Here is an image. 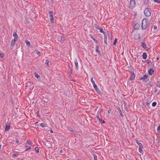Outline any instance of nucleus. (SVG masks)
Returning a JSON list of instances; mask_svg holds the SVG:
<instances>
[{"label":"nucleus","mask_w":160,"mask_h":160,"mask_svg":"<svg viewBox=\"0 0 160 160\" xmlns=\"http://www.w3.org/2000/svg\"><path fill=\"white\" fill-rule=\"evenodd\" d=\"M148 78V76L146 75H143V77H141L140 78V80H144Z\"/></svg>","instance_id":"nucleus-9"},{"label":"nucleus","mask_w":160,"mask_h":160,"mask_svg":"<svg viewBox=\"0 0 160 160\" xmlns=\"http://www.w3.org/2000/svg\"><path fill=\"white\" fill-rule=\"evenodd\" d=\"M35 76L38 79H39L40 78V77L39 75H38L37 73H35Z\"/></svg>","instance_id":"nucleus-32"},{"label":"nucleus","mask_w":160,"mask_h":160,"mask_svg":"<svg viewBox=\"0 0 160 160\" xmlns=\"http://www.w3.org/2000/svg\"><path fill=\"white\" fill-rule=\"evenodd\" d=\"M1 145L0 144V149L1 148Z\"/></svg>","instance_id":"nucleus-60"},{"label":"nucleus","mask_w":160,"mask_h":160,"mask_svg":"<svg viewBox=\"0 0 160 160\" xmlns=\"http://www.w3.org/2000/svg\"><path fill=\"white\" fill-rule=\"evenodd\" d=\"M156 59H157V60H158L159 59V58H158V57H157V58H156Z\"/></svg>","instance_id":"nucleus-55"},{"label":"nucleus","mask_w":160,"mask_h":160,"mask_svg":"<svg viewBox=\"0 0 160 160\" xmlns=\"http://www.w3.org/2000/svg\"><path fill=\"white\" fill-rule=\"evenodd\" d=\"M111 112V111L110 110H108V113H110Z\"/></svg>","instance_id":"nucleus-52"},{"label":"nucleus","mask_w":160,"mask_h":160,"mask_svg":"<svg viewBox=\"0 0 160 160\" xmlns=\"http://www.w3.org/2000/svg\"><path fill=\"white\" fill-rule=\"evenodd\" d=\"M36 53L38 55L40 54V52L39 51H36Z\"/></svg>","instance_id":"nucleus-47"},{"label":"nucleus","mask_w":160,"mask_h":160,"mask_svg":"<svg viewBox=\"0 0 160 160\" xmlns=\"http://www.w3.org/2000/svg\"><path fill=\"white\" fill-rule=\"evenodd\" d=\"M62 150H60V152L62 153Z\"/></svg>","instance_id":"nucleus-58"},{"label":"nucleus","mask_w":160,"mask_h":160,"mask_svg":"<svg viewBox=\"0 0 160 160\" xmlns=\"http://www.w3.org/2000/svg\"><path fill=\"white\" fill-rule=\"evenodd\" d=\"M144 14L146 16L149 17L151 14L148 8H146L144 11Z\"/></svg>","instance_id":"nucleus-2"},{"label":"nucleus","mask_w":160,"mask_h":160,"mask_svg":"<svg viewBox=\"0 0 160 160\" xmlns=\"http://www.w3.org/2000/svg\"><path fill=\"white\" fill-rule=\"evenodd\" d=\"M157 143L158 146H160V136H158L157 139Z\"/></svg>","instance_id":"nucleus-21"},{"label":"nucleus","mask_w":160,"mask_h":160,"mask_svg":"<svg viewBox=\"0 0 160 160\" xmlns=\"http://www.w3.org/2000/svg\"><path fill=\"white\" fill-rule=\"evenodd\" d=\"M21 160H25V159H22Z\"/></svg>","instance_id":"nucleus-62"},{"label":"nucleus","mask_w":160,"mask_h":160,"mask_svg":"<svg viewBox=\"0 0 160 160\" xmlns=\"http://www.w3.org/2000/svg\"><path fill=\"white\" fill-rule=\"evenodd\" d=\"M25 42L26 44V45L27 46H29L30 45V42L26 40L25 41Z\"/></svg>","instance_id":"nucleus-24"},{"label":"nucleus","mask_w":160,"mask_h":160,"mask_svg":"<svg viewBox=\"0 0 160 160\" xmlns=\"http://www.w3.org/2000/svg\"><path fill=\"white\" fill-rule=\"evenodd\" d=\"M94 88L97 92H98L99 93H101V92L100 91V90H99V89L98 88L97 86V88Z\"/></svg>","instance_id":"nucleus-28"},{"label":"nucleus","mask_w":160,"mask_h":160,"mask_svg":"<svg viewBox=\"0 0 160 160\" xmlns=\"http://www.w3.org/2000/svg\"><path fill=\"white\" fill-rule=\"evenodd\" d=\"M143 148L142 145L140 146H139V151L140 153H143V151L142 150Z\"/></svg>","instance_id":"nucleus-14"},{"label":"nucleus","mask_w":160,"mask_h":160,"mask_svg":"<svg viewBox=\"0 0 160 160\" xmlns=\"http://www.w3.org/2000/svg\"><path fill=\"white\" fill-rule=\"evenodd\" d=\"M91 81L92 84L94 88H97V85L96 84L95 82L93 80V77L91 78Z\"/></svg>","instance_id":"nucleus-7"},{"label":"nucleus","mask_w":160,"mask_h":160,"mask_svg":"<svg viewBox=\"0 0 160 160\" xmlns=\"http://www.w3.org/2000/svg\"><path fill=\"white\" fill-rule=\"evenodd\" d=\"M46 124L44 123H41L40 124V126L42 128L46 127Z\"/></svg>","instance_id":"nucleus-25"},{"label":"nucleus","mask_w":160,"mask_h":160,"mask_svg":"<svg viewBox=\"0 0 160 160\" xmlns=\"http://www.w3.org/2000/svg\"><path fill=\"white\" fill-rule=\"evenodd\" d=\"M26 147L27 148L26 149V150L25 151H27L29 149H31V148L30 147L28 146L27 145H26Z\"/></svg>","instance_id":"nucleus-27"},{"label":"nucleus","mask_w":160,"mask_h":160,"mask_svg":"<svg viewBox=\"0 0 160 160\" xmlns=\"http://www.w3.org/2000/svg\"><path fill=\"white\" fill-rule=\"evenodd\" d=\"M49 13L50 14V17H52L53 16V12L52 11H49Z\"/></svg>","instance_id":"nucleus-34"},{"label":"nucleus","mask_w":160,"mask_h":160,"mask_svg":"<svg viewBox=\"0 0 160 160\" xmlns=\"http://www.w3.org/2000/svg\"><path fill=\"white\" fill-rule=\"evenodd\" d=\"M68 129L69 130V131L71 132H75L73 129L69 127L68 128Z\"/></svg>","instance_id":"nucleus-37"},{"label":"nucleus","mask_w":160,"mask_h":160,"mask_svg":"<svg viewBox=\"0 0 160 160\" xmlns=\"http://www.w3.org/2000/svg\"><path fill=\"white\" fill-rule=\"evenodd\" d=\"M99 30L100 32L101 33H103L104 34V35L106 34L105 32L103 30L102 28H99V29H98Z\"/></svg>","instance_id":"nucleus-22"},{"label":"nucleus","mask_w":160,"mask_h":160,"mask_svg":"<svg viewBox=\"0 0 160 160\" xmlns=\"http://www.w3.org/2000/svg\"><path fill=\"white\" fill-rule=\"evenodd\" d=\"M140 35H139L138 36V38H139V39L140 38Z\"/></svg>","instance_id":"nucleus-59"},{"label":"nucleus","mask_w":160,"mask_h":160,"mask_svg":"<svg viewBox=\"0 0 160 160\" xmlns=\"http://www.w3.org/2000/svg\"><path fill=\"white\" fill-rule=\"evenodd\" d=\"M50 20L51 23H53V22L54 19L53 18V17H50Z\"/></svg>","instance_id":"nucleus-35"},{"label":"nucleus","mask_w":160,"mask_h":160,"mask_svg":"<svg viewBox=\"0 0 160 160\" xmlns=\"http://www.w3.org/2000/svg\"><path fill=\"white\" fill-rule=\"evenodd\" d=\"M117 108V110H118L119 113L120 114V115L122 117H123V114H122V112L121 110L120 109V108L119 107H118Z\"/></svg>","instance_id":"nucleus-13"},{"label":"nucleus","mask_w":160,"mask_h":160,"mask_svg":"<svg viewBox=\"0 0 160 160\" xmlns=\"http://www.w3.org/2000/svg\"><path fill=\"white\" fill-rule=\"evenodd\" d=\"M13 156L14 157L17 156L16 154H13Z\"/></svg>","instance_id":"nucleus-54"},{"label":"nucleus","mask_w":160,"mask_h":160,"mask_svg":"<svg viewBox=\"0 0 160 160\" xmlns=\"http://www.w3.org/2000/svg\"><path fill=\"white\" fill-rule=\"evenodd\" d=\"M51 0V1L52 2H53V0Z\"/></svg>","instance_id":"nucleus-61"},{"label":"nucleus","mask_w":160,"mask_h":160,"mask_svg":"<svg viewBox=\"0 0 160 160\" xmlns=\"http://www.w3.org/2000/svg\"><path fill=\"white\" fill-rule=\"evenodd\" d=\"M97 117L99 120H101V119H100V118H99V115H98V116H97Z\"/></svg>","instance_id":"nucleus-48"},{"label":"nucleus","mask_w":160,"mask_h":160,"mask_svg":"<svg viewBox=\"0 0 160 160\" xmlns=\"http://www.w3.org/2000/svg\"><path fill=\"white\" fill-rule=\"evenodd\" d=\"M154 92H157V89H156L155 90Z\"/></svg>","instance_id":"nucleus-56"},{"label":"nucleus","mask_w":160,"mask_h":160,"mask_svg":"<svg viewBox=\"0 0 160 160\" xmlns=\"http://www.w3.org/2000/svg\"><path fill=\"white\" fill-rule=\"evenodd\" d=\"M17 31V30H16V31H15V30L13 32V36L14 37V39L18 40V35L16 33Z\"/></svg>","instance_id":"nucleus-6"},{"label":"nucleus","mask_w":160,"mask_h":160,"mask_svg":"<svg viewBox=\"0 0 160 160\" xmlns=\"http://www.w3.org/2000/svg\"><path fill=\"white\" fill-rule=\"evenodd\" d=\"M157 131L158 132H160V125H159L157 128Z\"/></svg>","instance_id":"nucleus-41"},{"label":"nucleus","mask_w":160,"mask_h":160,"mask_svg":"<svg viewBox=\"0 0 160 160\" xmlns=\"http://www.w3.org/2000/svg\"><path fill=\"white\" fill-rule=\"evenodd\" d=\"M157 104V102H154L152 103V107H155L156 105Z\"/></svg>","instance_id":"nucleus-38"},{"label":"nucleus","mask_w":160,"mask_h":160,"mask_svg":"<svg viewBox=\"0 0 160 160\" xmlns=\"http://www.w3.org/2000/svg\"><path fill=\"white\" fill-rule=\"evenodd\" d=\"M135 1L134 0H131L130 2L129 7L130 8H132L135 6Z\"/></svg>","instance_id":"nucleus-3"},{"label":"nucleus","mask_w":160,"mask_h":160,"mask_svg":"<svg viewBox=\"0 0 160 160\" xmlns=\"http://www.w3.org/2000/svg\"><path fill=\"white\" fill-rule=\"evenodd\" d=\"M107 36L106 34H105V35H104V42L105 44L106 45H107Z\"/></svg>","instance_id":"nucleus-18"},{"label":"nucleus","mask_w":160,"mask_h":160,"mask_svg":"<svg viewBox=\"0 0 160 160\" xmlns=\"http://www.w3.org/2000/svg\"><path fill=\"white\" fill-rule=\"evenodd\" d=\"M99 46L98 45H97L96 47V50L95 51L96 52H97L98 53H99L100 52V50H99Z\"/></svg>","instance_id":"nucleus-16"},{"label":"nucleus","mask_w":160,"mask_h":160,"mask_svg":"<svg viewBox=\"0 0 160 160\" xmlns=\"http://www.w3.org/2000/svg\"><path fill=\"white\" fill-rule=\"evenodd\" d=\"M4 53H0V57L1 58H3L4 57Z\"/></svg>","instance_id":"nucleus-43"},{"label":"nucleus","mask_w":160,"mask_h":160,"mask_svg":"<svg viewBox=\"0 0 160 160\" xmlns=\"http://www.w3.org/2000/svg\"><path fill=\"white\" fill-rule=\"evenodd\" d=\"M140 27V25L138 23L136 24L134 26V28L135 30L138 29Z\"/></svg>","instance_id":"nucleus-11"},{"label":"nucleus","mask_w":160,"mask_h":160,"mask_svg":"<svg viewBox=\"0 0 160 160\" xmlns=\"http://www.w3.org/2000/svg\"><path fill=\"white\" fill-rule=\"evenodd\" d=\"M10 128V125L8 124H7L6 125L5 128V131H8Z\"/></svg>","instance_id":"nucleus-10"},{"label":"nucleus","mask_w":160,"mask_h":160,"mask_svg":"<svg viewBox=\"0 0 160 160\" xmlns=\"http://www.w3.org/2000/svg\"><path fill=\"white\" fill-rule=\"evenodd\" d=\"M61 40L62 42H63L65 40V37L64 36L62 35L61 38Z\"/></svg>","instance_id":"nucleus-23"},{"label":"nucleus","mask_w":160,"mask_h":160,"mask_svg":"<svg viewBox=\"0 0 160 160\" xmlns=\"http://www.w3.org/2000/svg\"><path fill=\"white\" fill-rule=\"evenodd\" d=\"M141 46L144 49H146L147 48L146 44L143 42L141 43Z\"/></svg>","instance_id":"nucleus-19"},{"label":"nucleus","mask_w":160,"mask_h":160,"mask_svg":"<svg viewBox=\"0 0 160 160\" xmlns=\"http://www.w3.org/2000/svg\"><path fill=\"white\" fill-rule=\"evenodd\" d=\"M50 133H52L53 132V131L52 130H50Z\"/></svg>","instance_id":"nucleus-50"},{"label":"nucleus","mask_w":160,"mask_h":160,"mask_svg":"<svg viewBox=\"0 0 160 160\" xmlns=\"http://www.w3.org/2000/svg\"><path fill=\"white\" fill-rule=\"evenodd\" d=\"M117 41V39L116 38H115V40L114 41V42L113 43V45H115L116 44V42Z\"/></svg>","instance_id":"nucleus-45"},{"label":"nucleus","mask_w":160,"mask_h":160,"mask_svg":"<svg viewBox=\"0 0 160 160\" xmlns=\"http://www.w3.org/2000/svg\"><path fill=\"white\" fill-rule=\"evenodd\" d=\"M149 25L148 20L146 19H144L142 20V22L141 27L142 29H145Z\"/></svg>","instance_id":"nucleus-1"},{"label":"nucleus","mask_w":160,"mask_h":160,"mask_svg":"<svg viewBox=\"0 0 160 160\" xmlns=\"http://www.w3.org/2000/svg\"><path fill=\"white\" fill-rule=\"evenodd\" d=\"M157 26H154V28H153V29L154 30L157 29Z\"/></svg>","instance_id":"nucleus-46"},{"label":"nucleus","mask_w":160,"mask_h":160,"mask_svg":"<svg viewBox=\"0 0 160 160\" xmlns=\"http://www.w3.org/2000/svg\"><path fill=\"white\" fill-rule=\"evenodd\" d=\"M35 150L36 151V152L37 153H38L39 152V149L38 148V147H36L35 148Z\"/></svg>","instance_id":"nucleus-33"},{"label":"nucleus","mask_w":160,"mask_h":160,"mask_svg":"<svg viewBox=\"0 0 160 160\" xmlns=\"http://www.w3.org/2000/svg\"><path fill=\"white\" fill-rule=\"evenodd\" d=\"M17 40H16L14 39H13L12 40L10 46V48L11 49H12L13 48L15 44V42Z\"/></svg>","instance_id":"nucleus-4"},{"label":"nucleus","mask_w":160,"mask_h":160,"mask_svg":"<svg viewBox=\"0 0 160 160\" xmlns=\"http://www.w3.org/2000/svg\"><path fill=\"white\" fill-rule=\"evenodd\" d=\"M74 64H75V67H76V70H78V62L77 61V60L75 59V60H74Z\"/></svg>","instance_id":"nucleus-12"},{"label":"nucleus","mask_w":160,"mask_h":160,"mask_svg":"<svg viewBox=\"0 0 160 160\" xmlns=\"http://www.w3.org/2000/svg\"><path fill=\"white\" fill-rule=\"evenodd\" d=\"M94 26L97 29H99V28H100L96 24H94Z\"/></svg>","instance_id":"nucleus-36"},{"label":"nucleus","mask_w":160,"mask_h":160,"mask_svg":"<svg viewBox=\"0 0 160 160\" xmlns=\"http://www.w3.org/2000/svg\"><path fill=\"white\" fill-rule=\"evenodd\" d=\"M131 73L132 74L129 79V80H132L134 79L135 76L134 72L133 71L131 72Z\"/></svg>","instance_id":"nucleus-5"},{"label":"nucleus","mask_w":160,"mask_h":160,"mask_svg":"<svg viewBox=\"0 0 160 160\" xmlns=\"http://www.w3.org/2000/svg\"><path fill=\"white\" fill-rule=\"evenodd\" d=\"M142 58L143 59H145L147 58V54L146 52H143L142 55Z\"/></svg>","instance_id":"nucleus-17"},{"label":"nucleus","mask_w":160,"mask_h":160,"mask_svg":"<svg viewBox=\"0 0 160 160\" xmlns=\"http://www.w3.org/2000/svg\"><path fill=\"white\" fill-rule=\"evenodd\" d=\"M146 105L148 106L149 105V103L148 102H146Z\"/></svg>","instance_id":"nucleus-53"},{"label":"nucleus","mask_w":160,"mask_h":160,"mask_svg":"<svg viewBox=\"0 0 160 160\" xmlns=\"http://www.w3.org/2000/svg\"><path fill=\"white\" fill-rule=\"evenodd\" d=\"M149 84L150 85H151V86H152V85L151 84V82H150V83H149Z\"/></svg>","instance_id":"nucleus-57"},{"label":"nucleus","mask_w":160,"mask_h":160,"mask_svg":"<svg viewBox=\"0 0 160 160\" xmlns=\"http://www.w3.org/2000/svg\"><path fill=\"white\" fill-rule=\"evenodd\" d=\"M154 72V70L152 69H150L148 71V74L151 75H152Z\"/></svg>","instance_id":"nucleus-15"},{"label":"nucleus","mask_w":160,"mask_h":160,"mask_svg":"<svg viewBox=\"0 0 160 160\" xmlns=\"http://www.w3.org/2000/svg\"><path fill=\"white\" fill-rule=\"evenodd\" d=\"M151 62V61H150L149 62H147V63L148 64H150V63Z\"/></svg>","instance_id":"nucleus-51"},{"label":"nucleus","mask_w":160,"mask_h":160,"mask_svg":"<svg viewBox=\"0 0 160 160\" xmlns=\"http://www.w3.org/2000/svg\"><path fill=\"white\" fill-rule=\"evenodd\" d=\"M16 142L17 143H18L19 142V141L18 139H16Z\"/></svg>","instance_id":"nucleus-49"},{"label":"nucleus","mask_w":160,"mask_h":160,"mask_svg":"<svg viewBox=\"0 0 160 160\" xmlns=\"http://www.w3.org/2000/svg\"><path fill=\"white\" fill-rule=\"evenodd\" d=\"M107 32L108 38L109 39H110V40H112V33L109 31H108Z\"/></svg>","instance_id":"nucleus-8"},{"label":"nucleus","mask_w":160,"mask_h":160,"mask_svg":"<svg viewBox=\"0 0 160 160\" xmlns=\"http://www.w3.org/2000/svg\"><path fill=\"white\" fill-rule=\"evenodd\" d=\"M136 143H137V144L139 146H140L142 145V144L141 143H140V142H138V140H136Z\"/></svg>","instance_id":"nucleus-31"},{"label":"nucleus","mask_w":160,"mask_h":160,"mask_svg":"<svg viewBox=\"0 0 160 160\" xmlns=\"http://www.w3.org/2000/svg\"><path fill=\"white\" fill-rule=\"evenodd\" d=\"M157 87H159V88H160V81H158L157 84Z\"/></svg>","instance_id":"nucleus-40"},{"label":"nucleus","mask_w":160,"mask_h":160,"mask_svg":"<svg viewBox=\"0 0 160 160\" xmlns=\"http://www.w3.org/2000/svg\"><path fill=\"white\" fill-rule=\"evenodd\" d=\"M90 37L92 38L96 43H98V41L96 40L91 35H90Z\"/></svg>","instance_id":"nucleus-20"},{"label":"nucleus","mask_w":160,"mask_h":160,"mask_svg":"<svg viewBox=\"0 0 160 160\" xmlns=\"http://www.w3.org/2000/svg\"><path fill=\"white\" fill-rule=\"evenodd\" d=\"M49 61L48 60H46L45 62V64H46V65L48 67L49 66Z\"/></svg>","instance_id":"nucleus-39"},{"label":"nucleus","mask_w":160,"mask_h":160,"mask_svg":"<svg viewBox=\"0 0 160 160\" xmlns=\"http://www.w3.org/2000/svg\"><path fill=\"white\" fill-rule=\"evenodd\" d=\"M32 142L31 141L28 140L26 144V145L28 144L31 145L32 144Z\"/></svg>","instance_id":"nucleus-26"},{"label":"nucleus","mask_w":160,"mask_h":160,"mask_svg":"<svg viewBox=\"0 0 160 160\" xmlns=\"http://www.w3.org/2000/svg\"><path fill=\"white\" fill-rule=\"evenodd\" d=\"M99 121V122L100 123H104L105 122L103 120L101 119V120Z\"/></svg>","instance_id":"nucleus-44"},{"label":"nucleus","mask_w":160,"mask_h":160,"mask_svg":"<svg viewBox=\"0 0 160 160\" xmlns=\"http://www.w3.org/2000/svg\"><path fill=\"white\" fill-rule=\"evenodd\" d=\"M93 158H94L93 160H97V156L96 154H93Z\"/></svg>","instance_id":"nucleus-30"},{"label":"nucleus","mask_w":160,"mask_h":160,"mask_svg":"<svg viewBox=\"0 0 160 160\" xmlns=\"http://www.w3.org/2000/svg\"><path fill=\"white\" fill-rule=\"evenodd\" d=\"M154 2L158 3H160V1L159 0H154Z\"/></svg>","instance_id":"nucleus-42"},{"label":"nucleus","mask_w":160,"mask_h":160,"mask_svg":"<svg viewBox=\"0 0 160 160\" xmlns=\"http://www.w3.org/2000/svg\"><path fill=\"white\" fill-rule=\"evenodd\" d=\"M68 68H69V69H68V71H69L71 73H72V69L70 68V64H68Z\"/></svg>","instance_id":"nucleus-29"}]
</instances>
